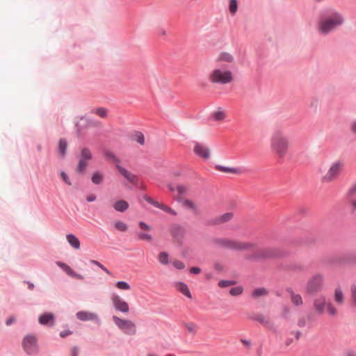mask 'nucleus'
<instances>
[{"instance_id": "nucleus-1", "label": "nucleus", "mask_w": 356, "mask_h": 356, "mask_svg": "<svg viewBox=\"0 0 356 356\" xmlns=\"http://www.w3.org/2000/svg\"><path fill=\"white\" fill-rule=\"evenodd\" d=\"M319 22V31L323 34H327L343 23V17L332 9L325 10L321 13Z\"/></svg>"}, {"instance_id": "nucleus-2", "label": "nucleus", "mask_w": 356, "mask_h": 356, "mask_svg": "<svg viewBox=\"0 0 356 356\" xmlns=\"http://www.w3.org/2000/svg\"><path fill=\"white\" fill-rule=\"evenodd\" d=\"M288 147L289 141L286 137L280 130L275 131L271 138L272 150L282 159L286 154Z\"/></svg>"}, {"instance_id": "nucleus-3", "label": "nucleus", "mask_w": 356, "mask_h": 356, "mask_svg": "<svg viewBox=\"0 0 356 356\" xmlns=\"http://www.w3.org/2000/svg\"><path fill=\"white\" fill-rule=\"evenodd\" d=\"M213 242L221 248L232 250H250L257 246V244L253 243L240 242L235 240L221 238H215L213 239Z\"/></svg>"}, {"instance_id": "nucleus-4", "label": "nucleus", "mask_w": 356, "mask_h": 356, "mask_svg": "<svg viewBox=\"0 0 356 356\" xmlns=\"http://www.w3.org/2000/svg\"><path fill=\"white\" fill-rule=\"evenodd\" d=\"M284 253L278 249L266 248L261 250L259 252L254 254H248L245 259L250 261H261L264 259L282 257Z\"/></svg>"}, {"instance_id": "nucleus-5", "label": "nucleus", "mask_w": 356, "mask_h": 356, "mask_svg": "<svg viewBox=\"0 0 356 356\" xmlns=\"http://www.w3.org/2000/svg\"><path fill=\"white\" fill-rule=\"evenodd\" d=\"M209 79L212 83L227 84L233 80V76L229 70L222 71L220 69H216L211 74Z\"/></svg>"}, {"instance_id": "nucleus-6", "label": "nucleus", "mask_w": 356, "mask_h": 356, "mask_svg": "<svg viewBox=\"0 0 356 356\" xmlns=\"http://www.w3.org/2000/svg\"><path fill=\"white\" fill-rule=\"evenodd\" d=\"M115 325L124 333L129 335H134L136 333V325L130 320L122 319L116 316H113Z\"/></svg>"}, {"instance_id": "nucleus-7", "label": "nucleus", "mask_w": 356, "mask_h": 356, "mask_svg": "<svg viewBox=\"0 0 356 356\" xmlns=\"http://www.w3.org/2000/svg\"><path fill=\"white\" fill-rule=\"evenodd\" d=\"M22 346L28 355H34L38 351L37 339L34 335H26L22 341Z\"/></svg>"}, {"instance_id": "nucleus-8", "label": "nucleus", "mask_w": 356, "mask_h": 356, "mask_svg": "<svg viewBox=\"0 0 356 356\" xmlns=\"http://www.w3.org/2000/svg\"><path fill=\"white\" fill-rule=\"evenodd\" d=\"M92 158V154L90 149L88 147H83L81 150L80 159L76 168V172L78 173H83L88 165V161L91 160Z\"/></svg>"}, {"instance_id": "nucleus-9", "label": "nucleus", "mask_w": 356, "mask_h": 356, "mask_svg": "<svg viewBox=\"0 0 356 356\" xmlns=\"http://www.w3.org/2000/svg\"><path fill=\"white\" fill-rule=\"evenodd\" d=\"M323 276L321 275H314L307 284V291L309 293H315L320 291L323 286Z\"/></svg>"}, {"instance_id": "nucleus-10", "label": "nucleus", "mask_w": 356, "mask_h": 356, "mask_svg": "<svg viewBox=\"0 0 356 356\" xmlns=\"http://www.w3.org/2000/svg\"><path fill=\"white\" fill-rule=\"evenodd\" d=\"M341 168V163L340 161H337L334 163L330 168L327 173L323 177V181L330 182L331 181H332L333 179L339 174Z\"/></svg>"}, {"instance_id": "nucleus-11", "label": "nucleus", "mask_w": 356, "mask_h": 356, "mask_svg": "<svg viewBox=\"0 0 356 356\" xmlns=\"http://www.w3.org/2000/svg\"><path fill=\"white\" fill-rule=\"evenodd\" d=\"M112 302L116 310L122 313H127L129 312V307L127 302L122 300L119 296L113 295Z\"/></svg>"}, {"instance_id": "nucleus-12", "label": "nucleus", "mask_w": 356, "mask_h": 356, "mask_svg": "<svg viewBox=\"0 0 356 356\" xmlns=\"http://www.w3.org/2000/svg\"><path fill=\"white\" fill-rule=\"evenodd\" d=\"M193 150L197 156L204 159H207L210 156L209 149L202 143L195 142Z\"/></svg>"}, {"instance_id": "nucleus-13", "label": "nucleus", "mask_w": 356, "mask_h": 356, "mask_svg": "<svg viewBox=\"0 0 356 356\" xmlns=\"http://www.w3.org/2000/svg\"><path fill=\"white\" fill-rule=\"evenodd\" d=\"M170 233L173 238H176L178 242H181L184 238L185 229L182 226L174 224L171 226Z\"/></svg>"}, {"instance_id": "nucleus-14", "label": "nucleus", "mask_w": 356, "mask_h": 356, "mask_svg": "<svg viewBox=\"0 0 356 356\" xmlns=\"http://www.w3.org/2000/svg\"><path fill=\"white\" fill-rule=\"evenodd\" d=\"M76 318L81 321H94L97 319V315L87 311H80L76 314Z\"/></svg>"}, {"instance_id": "nucleus-15", "label": "nucleus", "mask_w": 356, "mask_h": 356, "mask_svg": "<svg viewBox=\"0 0 356 356\" xmlns=\"http://www.w3.org/2000/svg\"><path fill=\"white\" fill-rule=\"evenodd\" d=\"M39 323L41 325L52 326L54 324V316L51 313H44L40 316Z\"/></svg>"}, {"instance_id": "nucleus-16", "label": "nucleus", "mask_w": 356, "mask_h": 356, "mask_svg": "<svg viewBox=\"0 0 356 356\" xmlns=\"http://www.w3.org/2000/svg\"><path fill=\"white\" fill-rule=\"evenodd\" d=\"M116 168L120 174L126 178L130 183L134 184L137 181L136 176L131 174L127 170L120 165L119 164H116Z\"/></svg>"}, {"instance_id": "nucleus-17", "label": "nucleus", "mask_w": 356, "mask_h": 356, "mask_svg": "<svg viewBox=\"0 0 356 356\" xmlns=\"http://www.w3.org/2000/svg\"><path fill=\"white\" fill-rule=\"evenodd\" d=\"M233 218V213L232 212H227L222 216H220L219 218H214L209 221L210 225H218L220 223H223L229 221Z\"/></svg>"}, {"instance_id": "nucleus-18", "label": "nucleus", "mask_w": 356, "mask_h": 356, "mask_svg": "<svg viewBox=\"0 0 356 356\" xmlns=\"http://www.w3.org/2000/svg\"><path fill=\"white\" fill-rule=\"evenodd\" d=\"M248 318L259 322L260 324L268 326L269 325V321L265 318L261 314H252L248 316Z\"/></svg>"}, {"instance_id": "nucleus-19", "label": "nucleus", "mask_w": 356, "mask_h": 356, "mask_svg": "<svg viewBox=\"0 0 356 356\" xmlns=\"http://www.w3.org/2000/svg\"><path fill=\"white\" fill-rule=\"evenodd\" d=\"M215 168L220 172H225V173H234V174H241V170L240 168H231V167H226L221 165H216Z\"/></svg>"}, {"instance_id": "nucleus-20", "label": "nucleus", "mask_w": 356, "mask_h": 356, "mask_svg": "<svg viewBox=\"0 0 356 356\" xmlns=\"http://www.w3.org/2000/svg\"><path fill=\"white\" fill-rule=\"evenodd\" d=\"M129 203L123 200H118L113 204V208L115 211L119 212H124L129 209Z\"/></svg>"}, {"instance_id": "nucleus-21", "label": "nucleus", "mask_w": 356, "mask_h": 356, "mask_svg": "<svg viewBox=\"0 0 356 356\" xmlns=\"http://www.w3.org/2000/svg\"><path fill=\"white\" fill-rule=\"evenodd\" d=\"M325 303V299L323 296H321L314 300V307L319 314H322L323 312Z\"/></svg>"}, {"instance_id": "nucleus-22", "label": "nucleus", "mask_w": 356, "mask_h": 356, "mask_svg": "<svg viewBox=\"0 0 356 356\" xmlns=\"http://www.w3.org/2000/svg\"><path fill=\"white\" fill-rule=\"evenodd\" d=\"M67 148V142L65 138H60L58 141V151L61 157L64 158Z\"/></svg>"}, {"instance_id": "nucleus-23", "label": "nucleus", "mask_w": 356, "mask_h": 356, "mask_svg": "<svg viewBox=\"0 0 356 356\" xmlns=\"http://www.w3.org/2000/svg\"><path fill=\"white\" fill-rule=\"evenodd\" d=\"M67 242L70 244L72 247L75 249H79L80 248V241L79 238L72 234H69L66 236Z\"/></svg>"}, {"instance_id": "nucleus-24", "label": "nucleus", "mask_w": 356, "mask_h": 356, "mask_svg": "<svg viewBox=\"0 0 356 356\" xmlns=\"http://www.w3.org/2000/svg\"><path fill=\"white\" fill-rule=\"evenodd\" d=\"M177 288L179 292H181L182 294L186 296L188 298H191V291L187 286L186 284L182 282H179L177 284Z\"/></svg>"}, {"instance_id": "nucleus-25", "label": "nucleus", "mask_w": 356, "mask_h": 356, "mask_svg": "<svg viewBox=\"0 0 356 356\" xmlns=\"http://www.w3.org/2000/svg\"><path fill=\"white\" fill-rule=\"evenodd\" d=\"M104 177L101 172L97 171L92 176V181L93 184L98 185L103 181Z\"/></svg>"}, {"instance_id": "nucleus-26", "label": "nucleus", "mask_w": 356, "mask_h": 356, "mask_svg": "<svg viewBox=\"0 0 356 356\" xmlns=\"http://www.w3.org/2000/svg\"><path fill=\"white\" fill-rule=\"evenodd\" d=\"M103 153L106 159L112 160L113 161L115 162L116 164H119V163H120L119 159H118L112 152L105 149V150H104Z\"/></svg>"}, {"instance_id": "nucleus-27", "label": "nucleus", "mask_w": 356, "mask_h": 356, "mask_svg": "<svg viewBox=\"0 0 356 356\" xmlns=\"http://www.w3.org/2000/svg\"><path fill=\"white\" fill-rule=\"evenodd\" d=\"M267 294L268 291L265 288L261 287L254 289V291L252 292V296L254 298H257L261 296H266Z\"/></svg>"}, {"instance_id": "nucleus-28", "label": "nucleus", "mask_w": 356, "mask_h": 356, "mask_svg": "<svg viewBox=\"0 0 356 356\" xmlns=\"http://www.w3.org/2000/svg\"><path fill=\"white\" fill-rule=\"evenodd\" d=\"M134 139L141 145L145 144V137L143 134L140 131L135 132L134 134Z\"/></svg>"}, {"instance_id": "nucleus-29", "label": "nucleus", "mask_w": 356, "mask_h": 356, "mask_svg": "<svg viewBox=\"0 0 356 356\" xmlns=\"http://www.w3.org/2000/svg\"><path fill=\"white\" fill-rule=\"evenodd\" d=\"M334 299L335 301L339 304H341L343 302V295L340 288L336 289L334 293Z\"/></svg>"}, {"instance_id": "nucleus-30", "label": "nucleus", "mask_w": 356, "mask_h": 356, "mask_svg": "<svg viewBox=\"0 0 356 356\" xmlns=\"http://www.w3.org/2000/svg\"><path fill=\"white\" fill-rule=\"evenodd\" d=\"M168 254L165 252H162L159 255V261L160 263L164 265H167L169 263Z\"/></svg>"}, {"instance_id": "nucleus-31", "label": "nucleus", "mask_w": 356, "mask_h": 356, "mask_svg": "<svg viewBox=\"0 0 356 356\" xmlns=\"http://www.w3.org/2000/svg\"><path fill=\"white\" fill-rule=\"evenodd\" d=\"M115 286L121 290H129L130 289V285L129 283L124 281H118L115 283Z\"/></svg>"}, {"instance_id": "nucleus-32", "label": "nucleus", "mask_w": 356, "mask_h": 356, "mask_svg": "<svg viewBox=\"0 0 356 356\" xmlns=\"http://www.w3.org/2000/svg\"><path fill=\"white\" fill-rule=\"evenodd\" d=\"M219 60L231 63L233 61L234 58L229 53L223 52L220 55Z\"/></svg>"}, {"instance_id": "nucleus-33", "label": "nucleus", "mask_w": 356, "mask_h": 356, "mask_svg": "<svg viewBox=\"0 0 356 356\" xmlns=\"http://www.w3.org/2000/svg\"><path fill=\"white\" fill-rule=\"evenodd\" d=\"M243 289L241 286L233 287L229 290V293L233 296H239L243 293Z\"/></svg>"}, {"instance_id": "nucleus-34", "label": "nucleus", "mask_w": 356, "mask_h": 356, "mask_svg": "<svg viewBox=\"0 0 356 356\" xmlns=\"http://www.w3.org/2000/svg\"><path fill=\"white\" fill-rule=\"evenodd\" d=\"M291 301L296 306H299L302 304V297L299 294H293L291 296Z\"/></svg>"}, {"instance_id": "nucleus-35", "label": "nucleus", "mask_w": 356, "mask_h": 356, "mask_svg": "<svg viewBox=\"0 0 356 356\" xmlns=\"http://www.w3.org/2000/svg\"><path fill=\"white\" fill-rule=\"evenodd\" d=\"M92 112L101 118H105L107 115V110L103 107L95 108Z\"/></svg>"}, {"instance_id": "nucleus-36", "label": "nucleus", "mask_w": 356, "mask_h": 356, "mask_svg": "<svg viewBox=\"0 0 356 356\" xmlns=\"http://www.w3.org/2000/svg\"><path fill=\"white\" fill-rule=\"evenodd\" d=\"M90 263L97 266L102 270H104L107 275H112V273L107 268H106L104 265H102L100 262H99L98 261L91 260Z\"/></svg>"}, {"instance_id": "nucleus-37", "label": "nucleus", "mask_w": 356, "mask_h": 356, "mask_svg": "<svg viewBox=\"0 0 356 356\" xmlns=\"http://www.w3.org/2000/svg\"><path fill=\"white\" fill-rule=\"evenodd\" d=\"M115 227L120 232H126L128 229L127 224L122 221L115 222Z\"/></svg>"}, {"instance_id": "nucleus-38", "label": "nucleus", "mask_w": 356, "mask_h": 356, "mask_svg": "<svg viewBox=\"0 0 356 356\" xmlns=\"http://www.w3.org/2000/svg\"><path fill=\"white\" fill-rule=\"evenodd\" d=\"M138 237L139 239L143 241H151L152 240V236L151 234L144 232H138Z\"/></svg>"}, {"instance_id": "nucleus-39", "label": "nucleus", "mask_w": 356, "mask_h": 356, "mask_svg": "<svg viewBox=\"0 0 356 356\" xmlns=\"http://www.w3.org/2000/svg\"><path fill=\"white\" fill-rule=\"evenodd\" d=\"M143 199L148 202L149 204L153 205L154 207L159 208L160 203L157 201L154 200L152 198L149 197L147 195H143Z\"/></svg>"}, {"instance_id": "nucleus-40", "label": "nucleus", "mask_w": 356, "mask_h": 356, "mask_svg": "<svg viewBox=\"0 0 356 356\" xmlns=\"http://www.w3.org/2000/svg\"><path fill=\"white\" fill-rule=\"evenodd\" d=\"M235 283H236V282L233 281V280H222L218 282V286L224 288V287H227L228 286L234 285V284H235Z\"/></svg>"}, {"instance_id": "nucleus-41", "label": "nucleus", "mask_w": 356, "mask_h": 356, "mask_svg": "<svg viewBox=\"0 0 356 356\" xmlns=\"http://www.w3.org/2000/svg\"><path fill=\"white\" fill-rule=\"evenodd\" d=\"M238 4L237 0H230L229 10L232 14H235L237 11Z\"/></svg>"}, {"instance_id": "nucleus-42", "label": "nucleus", "mask_w": 356, "mask_h": 356, "mask_svg": "<svg viewBox=\"0 0 356 356\" xmlns=\"http://www.w3.org/2000/svg\"><path fill=\"white\" fill-rule=\"evenodd\" d=\"M225 118V114L221 111H218L213 113V118L216 121L222 120Z\"/></svg>"}, {"instance_id": "nucleus-43", "label": "nucleus", "mask_w": 356, "mask_h": 356, "mask_svg": "<svg viewBox=\"0 0 356 356\" xmlns=\"http://www.w3.org/2000/svg\"><path fill=\"white\" fill-rule=\"evenodd\" d=\"M183 204L186 207H188L189 209H191L193 210H195L196 207L195 204L190 200L186 199L183 201Z\"/></svg>"}, {"instance_id": "nucleus-44", "label": "nucleus", "mask_w": 356, "mask_h": 356, "mask_svg": "<svg viewBox=\"0 0 356 356\" xmlns=\"http://www.w3.org/2000/svg\"><path fill=\"white\" fill-rule=\"evenodd\" d=\"M172 264L175 268L179 270H182L185 268V264L182 261L179 260H175L172 262Z\"/></svg>"}, {"instance_id": "nucleus-45", "label": "nucleus", "mask_w": 356, "mask_h": 356, "mask_svg": "<svg viewBox=\"0 0 356 356\" xmlns=\"http://www.w3.org/2000/svg\"><path fill=\"white\" fill-rule=\"evenodd\" d=\"M327 312L330 315L334 316L336 314L337 310L331 303H328L327 305Z\"/></svg>"}, {"instance_id": "nucleus-46", "label": "nucleus", "mask_w": 356, "mask_h": 356, "mask_svg": "<svg viewBox=\"0 0 356 356\" xmlns=\"http://www.w3.org/2000/svg\"><path fill=\"white\" fill-rule=\"evenodd\" d=\"M177 192L179 195H183L186 191V187L184 185H177Z\"/></svg>"}, {"instance_id": "nucleus-47", "label": "nucleus", "mask_w": 356, "mask_h": 356, "mask_svg": "<svg viewBox=\"0 0 356 356\" xmlns=\"http://www.w3.org/2000/svg\"><path fill=\"white\" fill-rule=\"evenodd\" d=\"M138 225L141 229H143V230H150L151 229V227L143 221L139 222Z\"/></svg>"}, {"instance_id": "nucleus-48", "label": "nucleus", "mask_w": 356, "mask_h": 356, "mask_svg": "<svg viewBox=\"0 0 356 356\" xmlns=\"http://www.w3.org/2000/svg\"><path fill=\"white\" fill-rule=\"evenodd\" d=\"M63 270L70 275L74 276L76 275L75 272L68 265H66Z\"/></svg>"}, {"instance_id": "nucleus-49", "label": "nucleus", "mask_w": 356, "mask_h": 356, "mask_svg": "<svg viewBox=\"0 0 356 356\" xmlns=\"http://www.w3.org/2000/svg\"><path fill=\"white\" fill-rule=\"evenodd\" d=\"M61 177L63 180L69 186L72 185V183L70 182L69 177H67V174L65 172H61L60 173Z\"/></svg>"}, {"instance_id": "nucleus-50", "label": "nucleus", "mask_w": 356, "mask_h": 356, "mask_svg": "<svg viewBox=\"0 0 356 356\" xmlns=\"http://www.w3.org/2000/svg\"><path fill=\"white\" fill-rule=\"evenodd\" d=\"M72 334V332L70 330H63L60 332V337L62 338H65Z\"/></svg>"}, {"instance_id": "nucleus-51", "label": "nucleus", "mask_w": 356, "mask_h": 356, "mask_svg": "<svg viewBox=\"0 0 356 356\" xmlns=\"http://www.w3.org/2000/svg\"><path fill=\"white\" fill-rule=\"evenodd\" d=\"M352 298L353 299L354 304H356V286H353L351 288Z\"/></svg>"}, {"instance_id": "nucleus-52", "label": "nucleus", "mask_w": 356, "mask_h": 356, "mask_svg": "<svg viewBox=\"0 0 356 356\" xmlns=\"http://www.w3.org/2000/svg\"><path fill=\"white\" fill-rule=\"evenodd\" d=\"M190 272L192 274H199L201 272V269L199 267H192L190 268Z\"/></svg>"}, {"instance_id": "nucleus-53", "label": "nucleus", "mask_w": 356, "mask_h": 356, "mask_svg": "<svg viewBox=\"0 0 356 356\" xmlns=\"http://www.w3.org/2000/svg\"><path fill=\"white\" fill-rule=\"evenodd\" d=\"M168 213H170L172 215H174V216H176L177 215V212L173 210L172 208L169 207H167L165 210L164 211Z\"/></svg>"}, {"instance_id": "nucleus-54", "label": "nucleus", "mask_w": 356, "mask_h": 356, "mask_svg": "<svg viewBox=\"0 0 356 356\" xmlns=\"http://www.w3.org/2000/svg\"><path fill=\"white\" fill-rule=\"evenodd\" d=\"M78 353H79V348H78V347H76V346H74V347L72 348V354H71V356H78Z\"/></svg>"}, {"instance_id": "nucleus-55", "label": "nucleus", "mask_w": 356, "mask_h": 356, "mask_svg": "<svg viewBox=\"0 0 356 356\" xmlns=\"http://www.w3.org/2000/svg\"><path fill=\"white\" fill-rule=\"evenodd\" d=\"M356 193V184L353 185L348 191V195H352Z\"/></svg>"}, {"instance_id": "nucleus-56", "label": "nucleus", "mask_w": 356, "mask_h": 356, "mask_svg": "<svg viewBox=\"0 0 356 356\" xmlns=\"http://www.w3.org/2000/svg\"><path fill=\"white\" fill-rule=\"evenodd\" d=\"M95 200L96 196L93 194H91L86 197V200L89 202H94Z\"/></svg>"}, {"instance_id": "nucleus-57", "label": "nucleus", "mask_w": 356, "mask_h": 356, "mask_svg": "<svg viewBox=\"0 0 356 356\" xmlns=\"http://www.w3.org/2000/svg\"><path fill=\"white\" fill-rule=\"evenodd\" d=\"M15 321V317H10L8 318L6 321V325H10L11 324H13V323Z\"/></svg>"}, {"instance_id": "nucleus-58", "label": "nucleus", "mask_w": 356, "mask_h": 356, "mask_svg": "<svg viewBox=\"0 0 356 356\" xmlns=\"http://www.w3.org/2000/svg\"><path fill=\"white\" fill-rule=\"evenodd\" d=\"M186 328L189 332H193L194 331V324L193 323H188L186 325Z\"/></svg>"}, {"instance_id": "nucleus-59", "label": "nucleus", "mask_w": 356, "mask_h": 356, "mask_svg": "<svg viewBox=\"0 0 356 356\" xmlns=\"http://www.w3.org/2000/svg\"><path fill=\"white\" fill-rule=\"evenodd\" d=\"M241 343H242L243 345H245V346H248V347H250V346H251V342H250V341H249V340H247V339H241Z\"/></svg>"}, {"instance_id": "nucleus-60", "label": "nucleus", "mask_w": 356, "mask_h": 356, "mask_svg": "<svg viewBox=\"0 0 356 356\" xmlns=\"http://www.w3.org/2000/svg\"><path fill=\"white\" fill-rule=\"evenodd\" d=\"M306 324V322H305V320L304 318H302L300 320L298 321V325L300 327H302L305 325Z\"/></svg>"}, {"instance_id": "nucleus-61", "label": "nucleus", "mask_w": 356, "mask_h": 356, "mask_svg": "<svg viewBox=\"0 0 356 356\" xmlns=\"http://www.w3.org/2000/svg\"><path fill=\"white\" fill-rule=\"evenodd\" d=\"M351 130L353 133L356 134V120L351 124Z\"/></svg>"}, {"instance_id": "nucleus-62", "label": "nucleus", "mask_w": 356, "mask_h": 356, "mask_svg": "<svg viewBox=\"0 0 356 356\" xmlns=\"http://www.w3.org/2000/svg\"><path fill=\"white\" fill-rule=\"evenodd\" d=\"M291 334H295L296 339H298L301 335V332L300 331H296V332H291Z\"/></svg>"}, {"instance_id": "nucleus-63", "label": "nucleus", "mask_w": 356, "mask_h": 356, "mask_svg": "<svg viewBox=\"0 0 356 356\" xmlns=\"http://www.w3.org/2000/svg\"><path fill=\"white\" fill-rule=\"evenodd\" d=\"M347 356H355V353L353 350H348L346 353Z\"/></svg>"}, {"instance_id": "nucleus-64", "label": "nucleus", "mask_w": 356, "mask_h": 356, "mask_svg": "<svg viewBox=\"0 0 356 356\" xmlns=\"http://www.w3.org/2000/svg\"><path fill=\"white\" fill-rule=\"evenodd\" d=\"M352 206H353V210L355 211L356 210V200H353L352 201Z\"/></svg>"}]
</instances>
